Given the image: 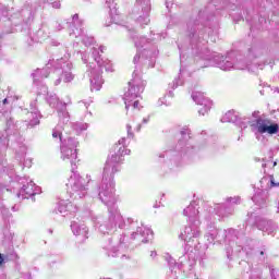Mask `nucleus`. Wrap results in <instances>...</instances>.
Instances as JSON below:
<instances>
[{
	"label": "nucleus",
	"instance_id": "1",
	"mask_svg": "<svg viewBox=\"0 0 279 279\" xmlns=\"http://www.w3.org/2000/svg\"><path fill=\"white\" fill-rule=\"evenodd\" d=\"M132 128H134L135 132H141L143 123L133 120L126 124L128 137L120 138L114 145V151L107 158L105 163L101 185L92 192L94 198L100 199L108 207L109 216H92V221L100 234H110L117 227L120 230H124V228L126 230H133L131 241L136 246L141 245V243H149L154 239V231L147 227H143V223L134 221L132 218L123 219L119 206H117V196L114 195V173L121 171L119 165L123 162V156H130L131 154V150L126 149V147L132 138H134Z\"/></svg>",
	"mask_w": 279,
	"mask_h": 279
},
{
	"label": "nucleus",
	"instance_id": "2",
	"mask_svg": "<svg viewBox=\"0 0 279 279\" xmlns=\"http://www.w3.org/2000/svg\"><path fill=\"white\" fill-rule=\"evenodd\" d=\"M2 117L5 119L7 128L0 137V179L10 184H16L19 189L16 197L19 199H29V197L40 195V186L36 185V183L27 177L16 175L14 173V166L8 165V160H5L8 145H10V141H14V136H16V124H14V119L10 113L4 112Z\"/></svg>",
	"mask_w": 279,
	"mask_h": 279
},
{
	"label": "nucleus",
	"instance_id": "3",
	"mask_svg": "<svg viewBox=\"0 0 279 279\" xmlns=\"http://www.w3.org/2000/svg\"><path fill=\"white\" fill-rule=\"evenodd\" d=\"M49 0H26L22 7L8 9L0 3L2 12V28L0 33V45H3L5 38H11L12 34L21 32L24 36H31L29 25L34 22V16L38 12V8Z\"/></svg>",
	"mask_w": 279,
	"mask_h": 279
},
{
	"label": "nucleus",
	"instance_id": "4",
	"mask_svg": "<svg viewBox=\"0 0 279 279\" xmlns=\"http://www.w3.org/2000/svg\"><path fill=\"white\" fill-rule=\"evenodd\" d=\"M99 51L100 53H104V51H106V47H94L90 56L81 52L82 61L84 64H87L86 75L89 77L92 92L101 90V86L104 85L101 73H104V69L107 73H114V65H112V61L101 58Z\"/></svg>",
	"mask_w": 279,
	"mask_h": 279
},
{
	"label": "nucleus",
	"instance_id": "5",
	"mask_svg": "<svg viewBox=\"0 0 279 279\" xmlns=\"http://www.w3.org/2000/svg\"><path fill=\"white\" fill-rule=\"evenodd\" d=\"M202 205H204V201L195 199L183 209V215L187 217L189 225L185 226L179 235V239L184 241L186 247H194L196 252L199 250V236H202V230H199V226H202L199 217H204L202 215L203 211H199V206Z\"/></svg>",
	"mask_w": 279,
	"mask_h": 279
},
{
	"label": "nucleus",
	"instance_id": "6",
	"mask_svg": "<svg viewBox=\"0 0 279 279\" xmlns=\"http://www.w3.org/2000/svg\"><path fill=\"white\" fill-rule=\"evenodd\" d=\"M213 10H215V5L210 3L203 11H198L197 20H191L187 23V37L193 56H199L204 45L208 43V27H206L205 23L206 21H210Z\"/></svg>",
	"mask_w": 279,
	"mask_h": 279
},
{
	"label": "nucleus",
	"instance_id": "7",
	"mask_svg": "<svg viewBox=\"0 0 279 279\" xmlns=\"http://www.w3.org/2000/svg\"><path fill=\"white\" fill-rule=\"evenodd\" d=\"M181 138L177 145L163 153L159 154V158H167L170 162H178L183 160L184 162H195L199 158V151L204 149V146L193 145L191 142V129L183 126L180 131Z\"/></svg>",
	"mask_w": 279,
	"mask_h": 279
},
{
	"label": "nucleus",
	"instance_id": "8",
	"mask_svg": "<svg viewBox=\"0 0 279 279\" xmlns=\"http://www.w3.org/2000/svg\"><path fill=\"white\" fill-rule=\"evenodd\" d=\"M69 58H71V54L69 53L64 54V57H61L56 61L53 59L49 60L48 63L46 64V68L37 69L35 72L32 73L34 84H38L40 80L45 77H49V74L51 73L49 69H51V66L54 68L53 75L54 77H57L53 81V84L56 86H60L62 82H64V84H69V82H73V80H75V74H73L72 72L73 63L69 61Z\"/></svg>",
	"mask_w": 279,
	"mask_h": 279
},
{
	"label": "nucleus",
	"instance_id": "9",
	"mask_svg": "<svg viewBox=\"0 0 279 279\" xmlns=\"http://www.w3.org/2000/svg\"><path fill=\"white\" fill-rule=\"evenodd\" d=\"M66 126L57 125L52 130V138H59L61 146V160L64 162H70L72 166V171H75V165H77V147L80 146V142L77 138L69 137L68 140L62 141V131L65 130Z\"/></svg>",
	"mask_w": 279,
	"mask_h": 279
},
{
	"label": "nucleus",
	"instance_id": "10",
	"mask_svg": "<svg viewBox=\"0 0 279 279\" xmlns=\"http://www.w3.org/2000/svg\"><path fill=\"white\" fill-rule=\"evenodd\" d=\"M153 36H154L153 38L146 39L145 37H140V39L135 40V47L137 49V53L133 58L134 64H138L140 60H148V66L154 69V64H156V61H155L156 56H158V49L156 48V46H153L151 48H149L146 45H149V43L156 44L159 40H162V35L153 34Z\"/></svg>",
	"mask_w": 279,
	"mask_h": 279
},
{
	"label": "nucleus",
	"instance_id": "11",
	"mask_svg": "<svg viewBox=\"0 0 279 279\" xmlns=\"http://www.w3.org/2000/svg\"><path fill=\"white\" fill-rule=\"evenodd\" d=\"M132 77L133 78L129 82V89L123 97L125 110H130V108L141 110L138 99H141V95H143L147 82L143 80L138 70H134Z\"/></svg>",
	"mask_w": 279,
	"mask_h": 279
},
{
	"label": "nucleus",
	"instance_id": "12",
	"mask_svg": "<svg viewBox=\"0 0 279 279\" xmlns=\"http://www.w3.org/2000/svg\"><path fill=\"white\" fill-rule=\"evenodd\" d=\"M214 63L218 69H221V71H232V69H235L236 71H245V69H248L252 73H256L258 69L263 71L264 66L267 64L258 63L257 65H250L243 58L236 59L235 63H233L230 60V57H223L221 54H216L214 57Z\"/></svg>",
	"mask_w": 279,
	"mask_h": 279
},
{
	"label": "nucleus",
	"instance_id": "13",
	"mask_svg": "<svg viewBox=\"0 0 279 279\" xmlns=\"http://www.w3.org/2000/svg\"><path fill=\"white\" fill-rule=\"evenodd\" d=\"M90 182V175H86V179L80 175L77 172H73L70 177L66 186L68 193L71 199H82L88 194V184Z\"/></svg>",
	"mask_w": 279,
	"mask_h": 279
},
{
	"label": "nucleus",
	"instance_id": "14",
	"mask_svg": "<svg viewBox=\"0 0 279 279\" xmlns=\"http://www.w3.org/2000/svg\"><path fill=\"white\" fill-rule=\"evenodd\" d=\"M179 256V262L175 263V259L173 257L167 258L168 260V267L173 275V278H178V274L182 271L184 276H189L191 271H193V268L195 267V254L194 253H186L184 252L183 255Z\"/></svg>",
	"mask_w": 279,
	"mask_h": 279
},
{
	"label": "nucleus",
	"instance_id": "15",
	"mask_svg": "<svg viewBox=\"0 0 279 279\" xmlns=\"http://www.w3.org/2000/svg\"><path fill=\"white\" fill-rule=\"evenodd\" d=\"M149 12H151V0H136L131 12V19L135 20L141 27L149 25Z\"/></svg>",
	"mask_w": 279,
	"mask_h": 279
},
{
	"label": "nucleus",
	"instance_id": "16",
	"mask_svg": "<svg viewBox=\"0 0 279 279\" xmlns=\"http://www.w3.org/2000/svg\"><path fill=\"white\" fill-rule=\"evenodd\" d=\"M217 243H223V241H229L230 247H234L238 245V252L241 250H245V243H247V239L243 235L239 234V231L235 229H229L228 231L223 229H218V234L216 235Z\"/></svg>",
	"mask_w": 279,
	"mask_h": 279
},
{
	"label": "nucleus",
	"instance_id": "17",
	"mask_svg": "<svg viewBox=\"0 0 279 279\" xmlns=\"http://www.w3.org/2000/svg\"><path fill=\"white\" fill-rule=\"evenodd\" d=\"M204 208L205 209L202 211V215L207 221V232L205 233V239H207L208 243H215L219 232V229L215 227V221H217V219H221V217L215 218V211L213 210V207L205 205Z\"/></svg>",
	"mask_w": 279,
	"mask_h": 279
},
{
	"label": "nucleus",
	"instance_id": "18",
	"mask_svg": "<svg viewBox=\"0 0 279 279\" xmlns=\"http://www.w3.org/2000/svg\"><path fill=\"white\" fill-rule=\"evenodd\" d=\"M47 102L49 104L50 108H57L59 125H69L71 116H69V111L66 110V102L60 101V98H58L56 94H48Z\"/></svg>",
	"mask_w": 279,
	"mask_h": 279
},
{
	"label": "nucleus",
	"instance_id": "19",
	"mask_svg": "<svg viewBox=\"0 0 279 279\" xmlns=\"http://www.w3.org/2000/svg\"><path fill=\"white\" fill-rule=\"evenodd\" d=\"M254 128L259 134H269L270 136L279 132V124L265 118L256 119Z\"/></svg>",
	"mask_w": 279,
	"mask_h": 279
},
{
	"label": "nucleus",
	"instance_id": "20",
	"mask_svg": "<svg viewBox=\"0 0 279 279\" xmlns=\"http://www.w3.org/2000/svg\"><path fill=\"white\" fill-rule=\"evenodd\" d=\"M232 204H241V197H230L227 199L226 204H216L213 207V211L215 215H217V217H222V219L230 217V215L234 213V208L230 206Z\"/></svg>",
	"mask_w": 279,
	"mask_h": 279
},
{
	"label": "nucleus",
	"instance_id": "21",
	"mask_svg": "<svg viewBox=\"0 0 279 279\" xmlns=\"http://www.w3.org/2000/svg\"><path fill=\"white\" fill-rule=\"evenodd\" d=\"M104 250L110 252V255L113 256V258L117 256H121L123 258L128 250V245L125 244V236L121 235L119 242H116L114 244H112V239L109 238L108 243L104 244Z\"/></svg>",
	"mask_w": 279,
	"mask_h": 279
},
{
	"label": "nucleus",
	"instance_id": "22",
	"mask_svg": "<svg viewBox=\"0 0 279 279\" xmlns=\"http://www.w3.org/2000/svg\"><path fill=\"white\" fill-rule=\"evenodd\" d=\"M192 99L193 101H195V104H197V106H202V108L198 109V114L204 117L205 114H208V112H210V108H213V100L206 98V96H204V93L193 92Z\"/></svg>",
	"mask_w": 279,
	"mask_h": 279
},
{
	"label": "nucleus",
	"instance_id": "23",
	"mask_svg": "<svg viewBox=\"0 0 279 279\" xmlns=\"http://www.w3.org/2000/svg\"><path fill=\"white\" fill-rule=\"evenodd\" d=\"M71 230L73 235L77 236L81 243H84V241L88 239V227H86V223H84V221L80 220L78 218L71 222Z\"/></svg>",
	"mask_w": 279,
	"mask_h": 279
},
{
	"label": "nucleus",
	"instance_id": "24",
	"mask_svg": "<svg viewBox=\"0 0 279 279\" xmlns=\"http://www.w3.org/2000/svg\"><path fill=\"white\" fill-rule=\"evenodd\" d=\"M57 208L62 217H69V215H75V213H77V206L71 203L69 199H61L58 203Z\"/></svg>",
	"mask_w": 279,
	"mask_h": 279
},
{
	"label": "nucleus",
	"instance_id": "25",
	"mask_svg": "<svg viewBox=\"0 0 279 279\" xmlns=\"http://www.w3.org/2000/svg\"><path fill=\"white\" fill-rule=\"evenodd\" d=\"M31 111H27V123L31 128H34L36 125L40 124V111H38V108L36 106V100L31 102Z\"/></svg>",
	"mask_w": 279,
	"mask_h": 279
},
{
	"label": "nucleus",
	"instance_id": "26",
	"mask_svg": "<svg viewBox=\"0 0 279 279\" xmlns=\"http://www.w3.org/2000/svg\"><path fill=\"white\" fill-rule=\"evenodd\" d=\"M222 123H236V125H240L242 130H245L247 128V123H250V120L246 122L241 121V118L239 117V113L236 111H228L225 113V116L221 118Z\"/></svg>",
	"mask_w": 279,
	"mask_h": 279
},
{
	"label": "nucleus",
	"instance_id": "27",
	"mask_svg": "<svg viewBox=\"0 0 279 279\" xmlns=\"http://www.w3.org/2000/svg\"><path fill=\"white\" fill-rule=\"evenodd\" d=\"M267 199H269V190L266 189H257L255 191V194L252 197V201L254 202V204H256L257 206H265V204H267Z\"/></svg>",
	"mask_w": 279,
	"mask_h": 279
},
{
	"label": "nucleus",
	"instance_id": "28",
	"mask_svg": "<svg viewBox=\"0 0 279 279\" xmlns=\"http://www.w3.org/2000/svg\"><path fill=\"white\" fill-rule=\"evenodd\" d=\"M255 223L256 228L266 234H274V232H276V223H274L271 220L258 218Z\"/></svg>",
	"mask_w": 279,
	"mask_h": 279
},
{
	"label": "nucleus",
	"instance_id": "29",
	"mask_svg": "<svg viewBox=\"0 0 279 279\" xmlns=\"http://www.w3.org/2000/svg\"><path fill=\"white\" fill-rule=\"evenodd\" d=\"M72 25L74 26V29H72L70 36H75V38L84 36V21L80 20L78 14L72 16Z\"/></svg>",
	"mask_w": 279,
	"mask_h": 279
},
{
	"label": "nucleus",
	"instance_id": "30",
	"mask_svg": "<svg viewBox=\"0 0 279 279\" xmlns=\"http://www.w3.org/2000/svg\"><path fill=\"white\" fill-rule=\"evenodd\" d=\"M37 36V40H39L40 43H43V40H47V38H49V31L47 29V26H43L41 28H39L36 33Z\"/></svg>",
	"mask_w": 279,
	"mask_h": 279
},
{
	"label": "nucleus",
	"instance_id": "31",
	"mask_svg": "<svg viewBox=\"0 0 279 279\" xmlns=\"http://www.w3.org/2000/svg\"><path fill=\"white\" fill-rule=\"evenodd\" d=\"M72 128L75 130V132H77V134H80L81 132H86V130L90 128V124L86 122H76L72 125Z\"/></svg>",
	"mask_w": 279,
	"mask_h": 279
},
{
	"label": "nucleus",
	"instance_id": "32",
	"mask_svg": "<svg viewBox=\"0 0 279 279\" xmlns=\"http://www.w3.org/2000/svg\"><path fill=\"white\" fill-rule=\"evenodd\" d=\"M260 184H270L269 189H275L276 186H279V182H276V179L274 175H269L268 178L265 177L260 180Z\"/></svg>",
	"mask_w": 279,
	"mask_h": 279
},
{
	"label": "nucleus",
	"instance_id": "33",
	"mask_svg": "<svg viewBox=\"0 0 279 279\" xmlns=\"http://www.w3.org/2000/svg\"><path fill=\"white\" fill-rule=\"evenodd\" d=\"M179 50L181 51L180 53V61H181V68H180V73L184 72V68L186 66L185 62L189 60V57L186 53H184V49L179 45Z\"/></svg>",
	"mask_w": 279,
	"mask_h": 279
},
{
	"label": "nucleus",
	"instance_id": "34",
	"mask_svg": "<svg viewBox=\"0 0 279 279\" xmlns=\"http://www.w3.org/2000/svg\"><path fill=\"white\" fill-rule=\"evenodd\" d=\"M3 243H8L9 245H12V242L14 241V232L10 230H4L3 231Z\"/></svg>",
	"mask_w": 279,
	"mask_h": 279
},
{
	"label": "nucleus",
	"instance_id": "35",
	"mask_svg": "<svg viewBox=\"0 0 279 279\" xmlns=\"http://www.w3.org/2000/svg\"><path fill=\"white\" fill-rule=\"evenodd\" d=\"M82 41H83V45H85V47H90V45L95 44V37L84 35Z\"/></svg>",
	"mask_w": 279,
	"mask_h": 279
},
{
	"label": "nucleus",
	"instance_id": "36",
	"mask_svg": "<svg viewBox=\"0 0 279 279\" xmlns=\"http://www.w3.org/2000/svg\"><path fill=\"white\" fill-rule=\"evenodd\" d=\"M10 106V97L3 98V90H0V108Z\"/></svg>",
	"mask_w": 279,
	"mask_h": 279
},
{
	"label": "nucleus",
	"instance_id": "37",
	"mask_svg": "<svg viewBox=\"0 0 279 279\" xmlns=\"http://www.w3.org/2000/svg\"><path fill=\"white\" fill-rule=\"evenodd\" d=\"M260 56V50L258 48L248 49V58L253 60L254 58H258Z\"/></svg>",
	"mask_w": 279,
	"mask_h": 279
},
{
	"label": "nucleus",
	"instance_id": "38",
	"mask_svg": "<svg viewBox=\"0 0 279 279\" xmlns=\"http://www.w3.org/2000/svg\"><path fill=\"white\" fill-rule=\"evenodd\" d=\"M180 84H182V81H180V78H174V81L172 82V84H170L169 86H171V88L173 90H175V88H178L180 86Z\"/></svg>",
	"mask_w": 279,
	"mask_h": 279
},
{
	"label": "nucleus",
	"instance_id": "39",
	"mask_svg": "<svg viewBox=\"0 0 279 279\" xmlns=\"http://www.w3.org/2000/svg\"><path fill=\"white\" fill-rule=\"evenodd\" d=\"M90 104H93V100H90V101L82 100V101L78 102L80 107L81 108L84 107V108H86V110H88V106H90Z\"/></svg>",
	"mask_w": 279,
	"mask_h": 279
},
{
	"label": "nucleus",
	"instance_id": "40",
	"mask_svg": "<svg viewBox=\"0 0 279 279\" xmlns=\"http://www.w3.org/2000/svg\"><path fill=\"white\" fill-rule=\"evenodd\" d=\"M15 160L20 162V165H23V160H25V155L24 154H22L21 156L16 155Z\"/></svg>",
	"mask_w": 279,
	"mask_h": 279
},
{
	"label": "nucleus",
	"instance_id": "41",
	"mask_svg": "<svg viewBox=\"0 0 279 279\" xmlns=\"http://www.w3.org/2000/svg\"><path fill=\"white\" fill-rule=\"evenodd\" d=\"M0 213L3 217H10V211H8V209H5V207H2Z\"/></svg>",
	"mask_w": 279,
	"mask_h": 279
},
{
	"label": "nucleus",
	"instance_id": "42",
	"mask_svg": "<svg viewBox=\"0 0 279 279\" xmlns=\"http://www.w3.org/2000/svg\"><path fill=\"white\" fill-rule=\"evenodd\" d=\"M5 265V256L2 254V253H0V269H1V267H3Z\"/></svg>",
	"mask_w": 279,
	"mask_h": 279
},
{
	"label": "nucleus",
	"instance_id": "43",
	"mask_svg": "<svg viewBox=\"0 0 279 279\" xmlns=\"http://www.w3.org/2000/svg\"><path fill=\"white\" fill-rule=\"evenodd\" d=\"M19 279H32V275L29 272H23Z\"/></svg>",
	"mask_w": 279,
	"mask_h": 279
},
{
	"label": "nucleus",
	"instance_id": "44",
	"mask_svg": "<svg viewBox=\"0 0 279 279\" xmlns=\"http://www.w3.org/2000/svg\"><path fill=\"white\" fill-rule=\"evenodd\" d=\"M107 4H108V8L110 10V14L112 16V14L117 13V10H114V11L112 10V5L110 4V2H107ZM111 19H114V17L112 16Z\"/></svg>",
	"mask_w": 279,
	"mask_h": 279
},
{
	"label": "nucleus",
	"instance_id": "45",
	"mask_svg": "<svg viewBox=\"0 0 279 279\" xmlns=\"http://www.w3.org/2000/svg\"><path fill=\"white\" fill-rule=\"evenodd\" d=\"M52 47H59L60 43L56 41V39L51 40Z\"/></svg>",
	"mask_w": 279,
	"mask_h": 279
},
{
	"label": "nucleus",
	"instance_id": "46",
	"mask_svg": "<svg viewBox=\"0 0 279 279\" xmlns=\"http://www.w3.org/2000/svg\"><path fill=\"white\" fill-rule=\"evenodd\" d=\"M142 123H143V124H147V123H149V117L144 118V119L142 120Z\"/></svg>",
	"mask_w": 279,
	"mask_h": 279
},
{
	"label": "nucleus",
	"instance_id": "47",
	"mask_svg": "<svg viewBox=\"0 0 279 279\" xmlns=\"http://www.w3.org/2000/svg\"><path fill=\"white\" fill-rule=\"evenodd\" d=\"M156 256H157L156 251H151V252H150V257H151V258H156Z\"/></svg>",
	"mask_w": 279,
	"mask_h": 279
},
{
	"label": "nucleus",
	"instance_id": "48",
	"mask_svg": "<svg viewBox=\"0 0 279 279\" xmlns=\"http://www.w3.org/2000/svg\"><path fill=\"white\" fill-rule=\"evenodd\" d=\"M26 167H32V161H25V163H24Z\"/></svg>",
	"mask_w": 279,
	"mask_h": 279
},
{
	"label": "nucleus",
	"instance_id": "49",
	"mask_svg": "<svg viewBox=\"0 0 279 279\" xmlns=\"http://www.w3.org/2000/svg\"><path fill=\"white\" fill-rule=\"evenodd\" d=\"M52 8H60V4L58 3V2H54L53 4H52Z\"/></svg>",
	"mask_w": 279,
	"mask_h": 279
},
{
	"label": "nucleus",
	"instance_id": "50",
	"mask_svg": "<svg viewBox=\"0 0 279 279\" xmlns=\"http://www.w3.org/2000/svg\"><path fill=\"white\" fill-rule=\"evenodd\" d=\"M85 117H93V112L88 111Z\"/></svg>",
	"mask_w": 279,
	"mask_h": 279
},
{
	"label": "nucleus",
	"instance_id": "51",
	"mask_svg": "<svg viewBox=\"0 0 279 279\" xmlns=\"http://www.w3.org/2000/svg\"><path fill=\"white\" fill-rule=\"evenodd\" d=\"M168 97H173V92L170 90V92L168 93Z\"/></svg>",
	"mask_w": 279,
	"mask_h": 279
},
{
	"label": "nucleus",
	"instance_id": "52",
	"mask_svg": "<svg viewBox=\"0 0 279 279\" xmlns=\"http://www.w3.org/2000/svg\"><path fill=\"white\" fill-rule=\"evenodd\" d=\"M0 279H8V278H5V276L2 275V276L0 277Z\"/></svg>",
	"mask_w": 279,
	"mask_h": 279
},
{
	"label": "nucleus",
	"instance_id": "53",
	"mask_svg": "<svg viewBox=\"0 0 279 279\" xmlns=\"http://www.w3.org/2000/svg\"><path fill=\"white\" fill-rule=\"evenodd\" d=\"M262 167H264V168L267 167V163H263Z\"/></svg>",
	"mask_w": 279,
	"mask_h": 279
},
{
	"label": "nucleus",
	"instance_id": "54",
	"mask_svg": "<svg viewBox=\"0 0 279 279\" xmlns=\"http://www.w3.org/2000/svg\"><path fill=\"white\" fill-rule=\"evenodd\" d=\"M166 8H169V3L166 2Z\"/></svg>",
	"mask_w": 279,
	"mask_h": 279
},
{
	"label": "nucleus",
	"instance_id": "55",
	"mask_svg": "<svg viewBox=\"0 0 279 279\" xmlns=\"http://www.w3.org/2000/svg\"><path fill=\"white\" fill-rule=\"evenodd\" d=\"M276 165H278V162L275 161V162H274V167H276Z\"/></svg>",
	"mask_w": 279,
	"mask_h": 279
},
{
	"label": "nucleus",
	"instance_id": "56",
	"mask_svg": "<svg viewBox=\"0 0 279 279\" xmlns=\"http://www.w3.org/2000/svg\"><path fill=\"white\" fill-rule=\"evenodd\" d=\"M24 167H26L25 163H23L22 169H24Z\"/></svg>",
	"mask_w": 279,
	"mask_h": 279
},
{
	"label": "nucleus",
	"instance_id": "57",
	"mask_svg": "<svg viewBox=\"0 0 279 279\" xmlns=\"http://www.w3.org/2000/svg\"><path fill=\"white\" fill-rule=\"evenodd\" d=\"M263 254H265V252L262 251V252H260V255L263 256Z\"/></svg>",
	"mask_w": 279,
	"mask_h": 279
},
{
	"label": "nucleus",
	"instance_id": "58",
	"mask_svg": "<svg viewBox=\"0 0 279 279\" xmlns=\"http://www.w3.org/2000/svg\"><path fill=\"white\" fill-rule=\"evenodd\" d=\"M8 1H14V0H8Z\"/></svg>",
	"mask_w": 279,
	"mask_h": 279
},
{
	"label": "nucleus",
	"instance_id": "59",
	"mask_svg": "<svg viewBox=\"0 0 279 279\" xmlns=\"http://www.w3.org/2000/svg\"><path fill=\"white\" fill-rule=\"evenodd\" d=\"M12 210H14V207H12Z\"/></svg>",
	"mask_w": 279,
	"mask_h": 279
},
{
	"label": "nucleus",
	"instance_id": "60",
	"mask_svg": "<svg viewBox=\"0 0 279 279\" xmlns=\"http://www.w3.org/2000/svg\"><path fill=\"white\" fill-rule=\"evenodd\" d=\"M268 64H271V62H269Z\"/></svg>",
	"mask_w": 279,
	"mask_h": 279
}]
</instances>
